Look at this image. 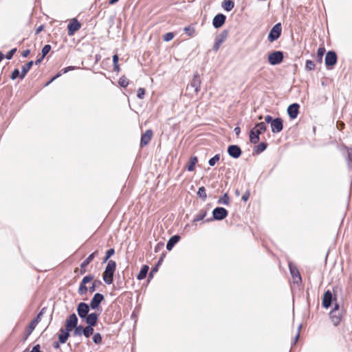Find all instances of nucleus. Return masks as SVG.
<instances>
[{"label":"nucleus","instance_id":"nucleus-62","mask_svg":"<svg viewBox=\"0 0 352 352\" xmlns=\"http://www.w3.org/2000/svg\"><path fill=\"white\" fill-rule=\"evenodd\" d=\"M61 74H57L56 76H54L50 82H48L47 83V85H49L51 82H52L54 79H56V78L59 77Z\"/></svg>","mask_w":352,"mask_h":352},{"label":"nucleus","instance_id":"nucleus-39","mask_svg":"<svg viewBox=\"0 0 352 352\" xmlns=\"http://www.w3.org/2000/svg\"><path fill=\"white\" fill-rule=\"evenodd\" d=\"M93 341L97 344H100L102 342L101 335L99 333H95L93 336Z\"/></svg>","mask_w":352,"mask_h":352},{"label":"nucleus","instance_id":"nucleus-28","mask_svg":"<svg viewBox=\"0 0 352 352\" xmlns=\"http://www.w3.org/2000/svg\"><path fill=\"white\" fill-rule=\"evenodd\" d=\"M97 253V252H94L92 254H91L81 264L80 267L81 268H85L87 267V265L89 264V263L91 262V261L94 259L95 254Z\"/></svg>","mask_w":352,"mask_h":352},{"label":"nucleus","instance_id":"nucleus-51","mask_svg":"<svg viewBox=\"0 0 352 352\" xmlns=\"http://www.w3.org/2000/svg\"><path fill=\"white\" fill-rule=\"evenodd\" d=\"M43 309H42L41 311L37 316V317L32 321V322H34L35 325H37L38 323L40 322V320H41V316L43 314Z\"/></svg>","mask_w":352,"mask_h":352},{"label":"nucleus","instance_id":"nucleus-18","mask_svg":"<svg viewBox=\"0 0 352 352\" xmlns=\"http://www.w3.org/2000/svg\"><path fill=\"white\" fill-rule=\"evenodd\" d=\"M190 86L194 89L195 94L200 91L201 80L197 74L194 76Z\"/></svg>","mask_w":352,"mask_h":352},{"label":"nucleus","instance_id":"nucleus-42","mask_svg":"<svg viewBox=\"0 0 352 352\" xmlns=\"http://www.w3.org/2000/svg\"><path fill=\"white\" fill-rule=\"evenodd\" d=\"M305 67L307 70H313L315 68V64L311 60H307Z\"/></svg>","mask_w":352,"mask_h":352},{"label":"nucleus","instance_id":"nucleus-56","mask_svg":"<svg viewBox=\"0 0 352 352\" xmlns=\"http://www.w3.org/2000/svg\"><path fill=\"white\" fill-rule=\"evenodd\" d=\"M73 69H74V67H72V66H69V67H65L63 69V73L65 74V73L68 72L69 71L73 70Z\"/></svg>","mask_w":352,"mask_h":352},{"label":"nucleus","instance_id":"nucleus-34","mask_svg":"<svg viewBox=\"0 0 352 352\" xmlns=\"http://www.w3.org/2000/svg\"><path fill=\"white\" fill-rule=\"evenodd\" d=\"M267 148V144L264 142L260 143L256 148V152L257 153H261L265 151Z\"/></svg>","mask_w":352,"mask_h":352},{"label":"nucleus","instance_id":"nucleus-55","mask_svg":"<svg viewBox=\"0 0 352 352\" xmlns=\"http://www.w3.org/2000/svg\"><path fill=\"white\" fill-rule=\"evenodd\" d=\"M274 120V119H272V117L271 116H266L265 117V121L267 122V123H270L272 124V122Z\"/></svg>","mask_w":352,"mask_h":352},{"label":"nucleus","instance_id":"nucleus-40","mask_svg":"<svg viewBox=\"0 0 352 352\" xmlns=\"http://www.w3.org/2000/svg\"><path fill=\"white\" fill-rule=\"evenodd\" d=\"M51 46L50 45H45L42 49V56L45 57L50 51Z\"/></svg>","mask_w":352,"mask_h":352},{"label":"nucleus","instance_id":"nucleus-26","mask_svg":"<svg viewBox=\"0 0 352 352\" xmlns=\"http://www.w3.org/2000/svg\"><path fill=\"white\" fill-rule=\"evenodd\" d=\"M197 157L196 156H192L190 158L189 163L187 166V169L188 171H193L195 170V164L197 163Z\"/></svg>","mask_w":352,"mask_h":352},{"label":"nucleus","instance_id":"nucleus-52","mask_svg":"<svg viewBox=\"0 0 352 352\" xmlns=\"http://www.w3.org/2000/svg\"><path fill=\"white\" fill-rule=\"evenodd\" d=\"M43 309H42L41 311L37 316V317L32 321V322H34L35 325H37L38 323L40 322V320H41V316L43 314Z\"/></svg>","mask_w":352,"mask_h":352},{"label":"nucleus","instance_id":"nucleus-21","mask_svg":"<svg viewBox=\"0 0 352 352\" xmlns=\"http://www.w3.org/2000/svg\"><path fill=\"white\" fill-rule=\"evenodd\" d=\"M289 267L290 273L292 275V276L294 278L297 279V280H296V282L300 281L301 277H300V273H299L298 269L294 265H293L292 263L289 264Z\"/></svg>","mask_w":352,"mask_h":352},{"label":"nucleus","instance_id":"nucleus-59","mask_svg":"<svg viewBox=\"0 0 352 352\" xmlns=\"http://www.w3.org/2000/svg\"><path fill=\"white\" fill-rule=\"evenodd\" d=\"M234 131L236 135H239L241 132V129L239 127H236Z\"/></svg>","mask_w":352,"mask_h":352},{"label":"nucleus","instance_id":"nucleus-22","mask_svg":"<svg viewBox=\"0 0 352 352\" xmlns=\"http://www.w3.org/2000/svg\"><path fill=\"white\" fill-rule=\"evenodd\" d=\"M226 38V35H219L217 38L216 41L213 45V50L217 52L219 50L221 45L225 41Z\"/></svg>","mask_w":352,"mask_h":352},{"label":"nucleus","instance_id":"nucleus-4","mask_svg":"<svg viewBox=\"0 0 352 352\" xmlns=\"http://www.w3.org/2000/svg\"><path fill=\"white\" fill-rule=\"evenodd\" d=\"M280 33H281L280 23H277L270 30V32L268 34V40L270 42L274 41L275 40H276L279 38Z\"/></svg>","mask_w":352,"mask_h":352},{"label":"nucleus","instance_id":"nucleus-36","mask_svg":"<svg viewBox=\"0 0 352 352\" xmlns=\"http://www.w3.org/2000/svg\"><path fill=\"white\" fill-rule=\"evenodd\" d=\"M219 203L224 205H228L229 203V197L227 194H225L223 196L221 197L219 199Z\"/></svg>","mask_w":352,"mask_h":352},{"label":"nucleus","instance_id":"nucleus-7","mask_svg":"<svg viewBox=\"0 0 352 352\" xmlns=\"http://www.w3.org/2000/svg\"><path fill=\"white\" fill-rule=\"evenodd\" d=\"M78 318L75 314H72L69 316V318L66 320L65 323V329L67 331L73 330L76 326L77 325Z\"/></svg>","mask_w":352,"mask_h":352},{"label":"nucleus","instance_id":"nucleus-24","mask_svg":"<svg viewBox=\"0 0 352 352\" xmlns=\"http://www.w3.org/2000/svg\"><path fill=\"white\" fill-rule=\"evenodd\" d=\"M259 132L254 128L250 131V140L252 143L256 144L259 141Z\"/></svg>","mask_w":352,"mask_h":352},{"label":"nucleus","instance_id":"nucleus-44","mask_svg":"<svg viewBox=\"0 0 352 352\" xmlns=\"http://www.w3.org/2000/svg\"><path fill=\"white\" fill-rule=\"evenodd\" d=\"M16 52V48H14V49L11 50L6 54V58L8 60L11 59Z\"/></svg>","mask_w":352,"mask_h":352},{"label":"nucleus","instance_id":"nucleus-30","mask_svg":"<svg viewBox=\"0 0 352 352\" xmlns=\"http://www.w3.org/2000/svg\"><path fill=\"white\" fill-rule=\"evenodd\" d=\"M94 333V329L92 326H87L85 328H83V335L89 338L91 335H92Z\"/></svg>","mask_w":352,"mask_h":352},{"label":"nucleus","instance_id":"nucleus-23","mask_svg":"<svg viewBox=\"0 0 352 352\" xmlns=\"http://www.w3.org/2000/svg\"><path fill=\"white\" fill-rule=\"evenodd\" d=\"M180 237L177 235L173 236L168 240L166 244V249L168 250H171L174 245L179 241Z\"/></svg>","mask_w":352,"mask_h":352},{"label":"nucleus","instance_id":"nucleus-12","mask_svg":"<svg viewBox=\"0 0 352 352\" xmlns=\"http://www.w3.org/2000/svg\"><path fill=\"white\" fill-rule=\"evenodd\" d=\"M283 122L280 118H275L272 122L271 129L273 133H279L283 129Z\"/></svg>","mask_w":352,"mask_h":352},{"label":"nucleus","instance_id":"nucleus-47","mask_svg":"<svg viewBox=\"0 0 352 352\" xmlns=\"http://www.w3.org/2000/svg\"><path fill=\"white\" fill-rule=\"evenodd\" d=\"M36 327V325L34 324V322H30V324H29L28 326V335H30L32 333V332L34 330L35 327Z\"/></svg>","mask_w":352,"mask_h":352},{"label":"nucleus","instance_id":"nucleus-32","mask_svg":"<svg viewBox=\"0 0 352 352\" xmlns=\"http://www.w3.org/2000/svg\"><path fill=\"white\" fill-rule=\"evenodd\" d=\"M197 195L199 197L202 198L204 200H205L207 197V195L206 192V189L204 186H201L199 188Z\"/></svg>","mask_w":352,"mask_h":352},{"label":"nucleus","instance_id":"nucleus-46","mask_svg":"<svg viewBox=\"0 0 352 352\" xmlns=\"http://www.w3.org/2000/svg\"><path fill=\"white\" fill-rule=\"evenodd\" d=\"M119 84L120 85V86H122L123 87H126L128 85L129 82H128L126 78H121L119 80Z\"/></svg>","mask_w":352,"mask_h":352},{"label":"nucleus","instance_id":"nucleus-33","mask_svg":"<svg viewBox=\"0 0 352 352\" xmlns=\"http://www.w3.org/2000/svg\"><path fill=\"white\" fill-rule=\"evenodd\" d=\"M325 52V49L324 47H320L318 50V52H317V58L318 59V60L320 62H322V57H323V55Z\"/></svg>","mask_w":352,"mask_h":352},{"label":"nucleus","instance_id":"nucleus-25","mask_svg":"<svg viewBox=\"0 0 352 352\" xmlns=\"http://www.w3.org/2000/svg\"><path fill=\"white\" fill-rule=\"evenodd\" d=\"M33 64V61H29L28 63H26L22 67L21 73L20 74L21 78L23 79L25 76L26 74L30 71Z\"/></svg>","mask_w":352,"mask_h":352},{"label":"nucleus","instance_id":"nucleus-54","mask_svg":"<svg viewBox=\"0 0 352 352\" xmlns=\"http://www.w3.org/2000/svg\"><path fill=\"white\" fill-rule=\"evenodd\" d=\"M113 62L114 67H117V63L118 62V56L117 54L113 56Z\"/></svg>","mask_w":352,"mask_h":352},{"label":"nucleus","instance_id":"nucleus-50","mask_svg":"<svg viewBox=\"0 0 352 352\" xmlns=\"http://www.w3.org/2000/svg\"><path fill=\"white\" fill-rule=\"evenodd\" d=\"M145 94V91L143 88H139L138 90V97L139 98H142Z\"/></svg>","mask_w":352,"mask_h":352},{"label":"nucleus","instance_id":"nucleus-11","mask_svg":"<svg viewBox=\"0 0 352 352\" xmlns=\"http://www.w3.org/2000/svg\"><path fill=\"white\" fill-rule=\"evenodd\" d=\"M299 104L297 103H294L288 107L287 113L292 119H295L297 118L299 112Z\"/></svg>","mask_w":352,"mask_h":352},{"label":"nucleus","instance_id":"nucleus-9","mask_svg":"<svg viewBox=\"0 0 352 352\" xmlns=\"http://www.w3.org/2000/svg\"><path fill=\"white\" fill-rule=\"evenodd\" d=\"M337 62V56L334 52L329 51L325 56V65L327 67H332Z\"/></svg>","mask_w":352,"mask_h":352},{"label":"nucleus","instance_id":"nucleus-31","mask_svg":"<svg viewBox=\"0 0 352 352\" xmlns=\"http://www.w3.org/2000/svg\"><path fill=\"white\" fill-rule=\"evenodd\" d=\"M266 128L267 127H266V125H265V122L258 123L254 127V129H256V131H258L259 132V133H261L264 132L266 130Z\"/></svg>","mask_w":352,"mask_h":352},{"label":"nucleus","instance_id":"nucleus-10","mask_svg":"<svg viewBox=\"0 0 352 352\" xmlns=\"http://www.w3.org/2000/svg\"><path fill=\"white\" fill-rule=\"evenodd\" d=\"M89 311V306L85 302H80L77 307V311L78 316L81 318H85L88 315Z\"/></svg>","mask_w":352,"mask_h":352},{"label":"nucleus","instance_id":"nucleus-19","mask_svg":"<svg viewBox=\"0 0 352 352\" xmlns=\"http://www.w3.org/2000/svg\"><path fill=\"white\" fill-rule=\"evenodd\" d=\"M69 331L67 329H61L58 334V340L61 344L66 342L68 337L69 336Z\"/></svg>","mask_w":352,"mask_h":352},{"label":"nucleus","instance_id":"nucleus-64","mask_svg":"<svg viewBox=\"0 0 352 352\" xmlns=\"http://www.w3.org/2000/svg\"><path fill=\"white\" fill-rule=\"evenodd\" d=\"M119 0H109V3L110 4H114L115 3H116Z\"/></svg>","mask_w":352,"mask_h":352},{"label":"nucleus","instance_id":"nucleus-8","mask_svg":"<svg viewBox=\"0 0 352 352\" xmlns=\"http://www.w3.org/2000/svg\"><path fill=\"white\" fill-rule=\"evenodd\" d=\"M213 218L216 220H222L228 215L227 210L223 208H216L212 212Z\"/></svg>","mask_w":352,"mask_h":352},{"label":"nucleus","instance_id":"nucleus-5","mask_svg":"<svg viewBox=\"0 0 352 352\" xmlns=\"http://www.w3.org/2000/svg\"><path fill=\"white\" fill-rule=\"evenodd\" d=\"M93 279L94 276L91 275L86 276L82 278L78 288V293L80 295H83L87 292L88 288L86 287V284L91 282Z\"/></svg>","mask_w":352,"mask_h":352},{"label":"nucleus","instance_id":"nucleus-16","mask_svg":"<svg viewBox=\"0 0 352 352\" xmlns=\"http://www.w3.org/2000/svg\"><path fill=\"white\" fill-rule=\"evenodd\" d=\"M153 136V132L151 130H147L146 132L142 135L140 146L143 147L148 144L151 141Z\"/></svg>","mask_w":352,"mask_h":352},{"label":"nucleus","instance_id":"nucleus-57","mask_svg":"<svg viewBox=\"0 0 352 352\" xmlns=\"http://www.w3.org/2000/svg\"><path fill=\"white\" fill-rule=\"evenodd\" d=\"M30 53V50H25L23 53H22V56L23 57H27Z\"/></svg>","mask_w":352,"mask_h":352},{"label":"nucleus","instance_id":"nucleus-43","mask_svg":"<svg viewBox=\"0 0 352 352\" xmlns=\"http://www.w3.org/2000/svg\"><path fill=\"white\" fill-rule=\"evenodd\" d=\"M184 32L190 36H192L194 32H195V30L193 28H191V27H186L184 28Z\"/></svg>","mask_w":352,"mask_h":352},{"label":"nucleus","instance_id":"nucleus-1","mask_svg":"<svg viewBox=\"0 0 352 352\" xmlns=\"http://www.w3.org/2000/svg\"><path fill=\"white\" fill-rule=\"evenodd\" d=\"M116 267V262L112 260L109 261L102 276L104 281L108 285L113 283V278Z\"/></svg>","mask_w":352,"mask_h":352},{"label":"nucleus","instance_id":"nucleus-2","mask_svg":"<svg viewBox=\"0 0 352 352\" xmlns=\"http://www.w3.org/2000/svg\"><path fill=\"white\" fill-rule=\"evenodd\" d=\"M338 289V287H334L333 289V294L329 290L324 293L322 302V305L324 308L328 309L331 306V302L336 300V292Z\"/></svg>","mask_w":352,"mask_h":352},{"label":"nucleus","instance_id":"nucleus-53","mask_svg":"<svg viewBox=\"0 0 352 352\" xmlns=\"http://www.w3.org/2000/svg\"><path fill=\"white\" fill-rule=\"evenodd\" d=\"M114 250L113 249H109L107 251L106 255H107V258H110L113 254H114Z\"/></svg>","mask_w":352,"mask_h":352},{"label":"nucleus","instance_id":"nucleus-63","mask_svg":"<svg viewBox=\"0 0 352 352\" xmlns=\"http://www.w3.org/2000/svg\"><path fill=\"white\" fill-rule=\"evenodd\" d=\"M248 195H244L242 197V199H243V201H247V200H248Z\"/></svg>","mask_w":352,"mask_h":352},{"label":"nucleus","instance_id":"nucleus-17","mask_svg":"<svg viewBox=\"0 0 352 352\" xmlns=\"http://www.w3.org/2000/svg\"><path fill=\"white\" fill-rule=\"evenodd\" d=\"M344 312H330V318L335 326H337L341 322Z\"/></svg>","mask_w":352,"mask_h":352},{"label":"nucleus","instance_id":"nucleus-58","mask_svg":"<svg viewBox=\"0 0 352 352\" xmlns=\"http://www.w3.org/2000/svg\"><path fill=\"white\" fill-rule=\"evenodd\" d=\"M96 290V286H95V284L94 283H92V285L91 287H89V291L90 292H94V291Z\"/></svg>","mask_w":352,"mask_h":352},{"label":"nucleus","instance_id":"nucleus-41","mask_svg":"<svg viewBox=\"0 0 352 352\" xmlns=\"http://www.w3.org/2000/svg\"><path fill=\"white\" fill-rule=\"evenodd\" d=\"M174 37V34L172 32H168L165 34L163 36L164 41H171Z\"/></svg>","mask_w":352,"mask_h":352},{"label":"nucleus","instance_id":"nucleus-38","mask_svg":"<svg viewBox=\"0 0 352 352\" xmlns=\"http://www.w3.org/2000/svg\"><path fill=\"white\" fill-rule=\"evenodd\" d=\"M83 334V327L81 326H76L74 331V336H82Z\"/></svg>","mask_w":352,"mask_h":352},{"label":"nucleus","instance_id":"nucleus-35","mask_svg":"<svg viewBox=\"0 0 352 352\" xmlns=\"http://www.w3.org/2000/svg\"><path fill=\"white\" fill-rule=\"evenodd\" d=\"M220 159L219 154L215 155L213 157L210 159L208 164L210 166H213Z\"/></svg>","mask_w":352,"mask_h":352},{"label":"nucleus","instance_id":"nucleus-49","mask_svg":"<svg viewBox=\"0 0 352 352\" xmlns=\"http://www.w3.org/2000/svg\"><path fill=\"white\" fill-rule=\"evenodd\" d=\"M19 71L18 69H15L12 73V75H11V79L12 80H15L19 76Z\"/></svg>","mask_w":352,"mask_h":352},{"label":"nucleus","instance_id":"nucleus-20","mask_svg":"<svg viewBox=\"0 0 352 352\" xmlns=\"http://www.w3.org/2000/svg\"><path fill=\"white\" fill-rule=\"evenodd\" d=\"M97 320H98V314H96V313H91V314L87 315L86 317V322L89 326H92V327L95 326L96 324Z\"/></svg>","mask_w":352,"mask_h":352},{"label":"nucleus","instance_id":"nucleus-15","mask_svg":"<svg viewBox=\"0 0 352 352\" xmlns=\"http://www.w3.org/2000/svg\"><path fill=\"white\" fill-rule=\"evenodd\" d=\"M103 299H104V297L102 294H100L99 293L96 294L91 300L90 307L93 309H96L99 306L100 303L102 302V300Z\"/></svg>","mask_w":352,"mask_h":352},{"label":"nucleus","instance_id":"nucleus-60","mask_svg":"<svg viewBox=\"0 0 352 352\" xmlns=\"http://www.w3.org/2000/svg\"><path fill=\"white\" fill-rule=\"evenodd\" d=\"M43 58H44V57H43V56H42L41 58H38V59L36 60L35 64H36V65H38V64L42 61V60L43 59Z\"/></svg>","mask_w":352,"mask_h":352},{"label":"nucleus","instance_id":"nucleus-14","mask_svg":"<svg viewBox=\"0 0 352 352\" xmlns=\"http://www.w3.org/2000/svg\"><path fill=\"white\" fill-rule=\"evenodd\" d=\"M226 16L223 14L216 15L212 21V25L216 28H221L225 23Z\"/></svg>","mask_w":352,"mask_h":352},{"label":"nucleus","instance_id":"nucleus-6","mask_svg":"<svg viewBox=\"0 0 352 352\" xmlns=\"http://www.w3.org/2000/svg\"><path fill=\"white\" fill-rule=\"evenodd\" d=\"M80 28L81 24L78 21L77 19H72L67 26L68 35L73 36L76 31L80 29Z\"/></svg>","mask_w":352,"mask_h":352},{"label":"nucleus","instance_id":"nucleus-13","mask_svg":"<svg viewBox=\"0 0 352 352\" xmlns=\"http://www.w3.org/2000/svg\"><path fill=\"white\" fill-rule=\"evenodd\" d=\"M228 153L231 157L238 158L241 155V150L236 145H231L228 148Z\"/></svg>","mask_w":352,"mask_h":352},{"label":"nucleus","instance_id":"nucleus-29","mask_svg":"<svg viewBox=\"0 0 352 352\" xmlns=\"http://www.w3.org/2000/svg\"><path fill=\"white\" fill-rule=\"evenodd\" d=\"M148 270V266H146V265L143 266V267L141 269L140 272L138 274V276H137L138 279H139V280L144 279L146 276Z\"/></svg>","mask_w":352,"mask_h":352},{"label":"nucleus","instance_id":"nucleus-45","mask_svg":"<svg viewBox=\"0 0 352 352\" xmlns=\"http://www.w3.org/2000/svg\"><path fill=\"white\" fill-rule=\"evenodd\" d=\"M347 154H348L349 166L352 167V149H349L347 151Z\"/></svg>","mask_w":352,"mask_h":352},{"label":"nucleus","instance_id":"nucleus-61","mask_svg":"<svg viewBox=\"0 0 352 352\" xmlns=\"http://www.w3.org/2000/svg\"><path fill=\"white\" fill-rule=\"evenodd\" d=\"M42 30H43V26H42V25L39 26V27L36 29V34H38L40 32H41V31H42Z\"/></svg>","mask_w":352,"mask_h":352},{"label":"nucleus","instance_id":"nucleus-27","mask_svg":"<svg viewBox=\"0 0 352 352\" xmlns=\"http://www.w3.org/2000/svg\"><path fill=\"white\" fill-rule=\"evenodd\" d=\"M234 3L231 0H225L222 3V7L226 11H230L233 9Z\"/></svg>","mask_w":352,"mask_h":352},{"label":"nucleus","instance_id":"nucleus-48","mask_svg":"<svg viewBox=\"0 0 352 352\" xmlns=\"http://www.w3.org/2000/svg\"><path fill=\"white\" fill-rule=\"evenodd\" d=\"M206 212H203L200 214H199L198 215H197V217L195 218L194 219V221H201L202 220L205 216H206Z\"/></svg>","mask_w":352,"mask_h":352},{"label":"nucleus","instance_id":"nucleus-37","mask_svg":"<svg viewBox=\"0 0 352 352\" xmlns=\"http://www.w3.org/2000/svg\"><path fill=\"white\" fill-rule=\"evenodd\" d=\"M331 312H344L343 307H340V305L335 302L333 305V309L331 311Z\"/></svg>","mask_w":352,"mask_h":352},{"label":"nucleus","instance_id":"nucleus-3","mask_svg":"<svg viewBox=\"0 0 352 352\" xmlns=\"http://www.w3.org/2000/svg\"><path fill=\"white\" fill-rule=\"evenodd\" d=\"M283 59V54L282 52L276 51L269 54L268 61L272 65L280 64Z\"/></svg>","mask_w":352,"mask_h":352}]
</instances>
